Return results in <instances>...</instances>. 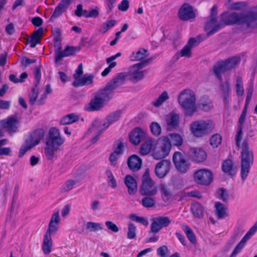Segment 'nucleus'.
Listing matches in <instances>:
<instances>
[{"label": "nucleus", "mask_w": 257, "mask_h": 257, "mask_svg": "<svg viewBox=\"0 0 257 257\" xmlns=\"http://www.w3.org/2000/svg\"><path fill=\"white\" fill-rule=\"evenodd\" d=\"M223 27L227 25L237 24L245 33L257 32V12L247 11L240 13H224L220 16Z\"/></svg>", "instance_id": "f257e3e1"}, {"label": "nucleus", "mask_w": 257, "mask_h": 257, "mask_svg": "<svg viewBox=\"0 0 257 257\" xmlns=\"http://www.w3.org/2000/svg\"><path fill=\"white\" fill-rule=\"evenodd\" d=\"M178 99L186 115L192 116L195 112L197 111L196 96L195 93L192 90L190 89L183 90L179 94Z\"/></svg>", "instance_id": "f03ea898"}, {"label": "nucleus", "mask_w": 257, "mask_h": 257, "mask_svg": "<svg viewBox=\"0 0 257 257\" xmlns=\"http://www.w3.org/2000/svg\"><path fill=\"white\" fill-rule=\"evenodd\" d=\"M240 158V176L241 179L244 181L247 178L250 167L253 163V151L250 149L249 145L246 142H243L242 144Z\"/></svg>", "instance_id": "7ed1b4c3"}, {"label": "nucleus", "mask_w": 257, "mask_h": 257, "mask_svg": "<svg viewBox=\"0 0 257 257\" xmlns=\"http://www.w3.org/2000/svg\"><path fill=\"white\" fill-rule=\"evenodd\" d=\"M120 113V111H115L110 114L104 120L96 119L93 122L92 127L90 130L95 132L97 135L91 139L92 143H95L98 140L99 136L103 131L106 129L111 124L119 119Z\"/></svg>", "instance_id": "20e7f679"}, {"label": "nucleus", "mask_w": 257, "mask_h": 257, "mask_svg": "<svg viewBox=\"0 0 257 257\" xmlns=\"http://www.w3.org/2000/svg\"><path fill=\"white\" fill-rule=\"evenodd\" d=\"M177 134L172 133L168 136L163 137L160 139L159 146L156 147L153 152L152 156L156 160H160L166 157L171 149V140L176 141Z\"/></svg>", "instance_id": "39448f33"}, {"label": "nucleus", "mask_w": 257, "mask_h": 257, "mask_svg": "<svg viewBox=\"0 0 257 257\" xmlns=\"http://www.w3.org/2000/svg\"><path fill=\"white\" fill-rule=\"evenodd\" d=\"M214 123L211 120H198L192 122L190 130L194 136L201 138L209 134L214 128Z\"/></svg>", "instance_id": "423d86ee"}, {"label": "nucleus", "mask_w": 257, "mask_h": 257, "mask_svg": "<svg viewBox=\"0 0 257 257\" xmlns=\"http://www.w3.org/2000/svg\"><path fill=\"white\" fill-rule=\"evenodd\" d=\"M94 98L91 100L86 108L88 111H97L101 109L105 101H108L112 96L109 92L104 89L100 90L93 94Z\"/></svg>", "instance_id": "0eeeda50"}, {"label": "nucleus", "mask_w": 257, "mask_h": 257, "mask_svg": "<svg viewBox=\"0 0 257 257\" xmlns=\"http://www.w3.org/2000/svg\"><path fill=\"white\" fill-rule=\"evenodd\" d=\"M44 136V131L37 130L32 133L26 140L24 145L22 147L19 153V156L22 157L28 150L39 144Z\"/></svg>", "instance_id": "6e6552de"}, {"label": "nucleus", "mask_w": 257, "mask_h": 257, "mask_svg": "<svg viewBox=\"0 0 257 257\" xmlns=\"http://www.w3.org/2000/svg\"><path fill=\"white\" fill-rule=\"evenodd\" d=\"M157 193V189L151 179L148 171H146L142 177L141 193L143 195L153 196Z\"/></svg>", "instance_id": "1a4fd4ad"}, {"label": "nucleus", "mask_w": 257, "mask_h": 257, "mask_svg": "<svg viewBox=\"0 0 257 257\" xmlns=\"http://www.w3.org/2000/svg\"><path fill=\"white\" fill-rule=\"evenodd\" d=\"M64 141V139L60 135L59 130L56 127H52L49 131L46 145L59 148Z\"/></svg>", "instance_id": "9d476101"}, {"label": "nucleus", "mask_w": 257, "mask_h": 257, "mask_svg": "<svg viewBox=\"0 0 257 257\" xmlns=\"http://www.w3.org/2000/svg\"><path fill=\"white\" fill-rule=\"evenodd\" d=\"M171 223V220L168 217L159 216L153 218L152 223L150 226V232L156 234L165 227L168 226Z\"/></svg>", "instance_id": "9b49d317"}, {"label": "nucleus", "mask_w": 257, "mask_h": 257, "mask_svg": "<svg viewBox=\"0 0 257 257\" xmlns=\"http://www.w3.org/2000/svg\"><path fill=\"white\" fill-rule=\"evenodd\" d=\"M194 178L198 184L204 185H209L213 179L212 172L207 169H201L196 172Z\"/></svg>", "instance_id": "f8f14e48"}, {"label": "nucleus", "mask_w": 257, "mask_h": 257, "mask_svg": "<svg viewBox=\"0 0 257 257\" xmlns=\"http://www.w3.org/2000/svg\"><path fill=\"white\" fill-rule=\"evenodd\" d=\"M130 141L134 145H137L143 140L148 137L147 132L140 127L134 128L130 134Z\"/></svg>", "instance_id": "ddd939ff"}, {"label": "nucleus", "mask_w": 257, "mask_h": 257, "mask_svg": "<svg viewBox=\"0 0 257 257\" xmlns=\"http://www.w3.org/2000/svg\"><path fill=\"white\" fill-rule=\"evenodd\" d=\"M171 162L167 160H163L157 164L155 168L156 176L162 179L164 178L169 172L171 168Z\"/></svg>", "instance_id": "4468645a"}, {"label": "nucleus", "mask_w": 257, "mask_h": 257, "mask_svg": "<svg viewBox=\"0 0 257 257\" xmlns=\"http://www.w3.org/2000/svg\"><path fill=\"white\" fill-rule=\"evenodd\" d=\"M257 231V221L251 227L249 230L242 238L241 240L237 245L233 251L232 252L230 257H235L236 255L239 252L245 245V242L252 236Z\"/></svg>", "instance_id": "2eb2a0df"}, {"label": "nucleus", "mask_w": 257, "mask_h": 257, "mask_svg": "<svg viewBox=\"0 0 257 257\" xmlns=\"http://www.w3.org/2000/svg\"><path fill=\"white\" fill-rule=\"evenodd\" d=\"M19 123V120L16 115L9 117L7 119L1 120L3 126L11 134L17 131Z\"/></svg>", "instance_id": "dca6fc26"}, {"label": "nucleus", "mask_w": 257, "mask_h": 257, "mask_svg": "<svg viewBox=\"0 0 257 257\" xmlns=\"http://www.w3.org/2000/svg\"><path fill=\"white\" fill-rule=\"evenodd\" d=\"M125 76L126 75L124 73H119L111 81L107 83L104 89L107 91L109 92L111 95L112 96V91L118 86L123 84V81L125 80Z\"/></svg>", "instance_id": "f3484780"}, {"label": "nucleus", "mask_w": 257, "mask_h": 257, "mask_svg": "<svg viewBox=\"0 0 257 257\" xmlns=\"http://www.w3.org/2000/svg\"><path fill=\"white\" fill-rule=\"evenodd\" d=\"M223 27V24L220 21L217 22L216 18L209 17L206 22L205 30L209 31L208 35H212Z\"/></svg>", "instance_id": "a211bd4d"}, {"label": "nucleus", "mask_w": 257, "mask_h": 257, "mask_svg": "<svg viewBox=\"0 0 257 257\" xmlns=\"http://www.w3.org/2000/svg\"><path fill=\"white\" fill-rule=\"evenodd\" d=\"M147 62H142L134 65L130 70V73L132 78L137 82L144 77V72L141 70L145 67Z\"/></svg>", "instance_id": "6ab92c4d"}, {"label": "nucleus", "mask_w": 257, "mask_h": 257, "mask_svg": "<svg viewBox=\"0 0 257 257\" xmlns=\"http://www.w3.org/2000/svg\"><path fill=\"white\" fill-rule=\"evenodd\" d=\"M195 17L192 8L188 4H185L179 10V18L182 21H189Z\"/></svg>", "instance_id": "aec40b11"}, {"label": "nucleus", "mask_w": 257, "mask_h": 257, "mask_svg": "<svg viewBox=\"0 0 257 257\" xmlns=\"http://www.w3.org/2000/svg\"><path fill=\"white\" fill-rule=\"evenodd\" d=\"M190 166L185 154L178 151V172L185 173Z\"/></svg>", "instance_id": "412c9836"}, {"label": "nucleus", "mask_w": 257, "mask_h": 257, "mask_svg": "<svg viewBox=\"0 0 257 257\" xmlns=\"http://www.w3.org/2000/svg\"><path fill=\"white\" fill-rule=\"evenodd\" d=\"M94 75L89 74H85L76 80H74L73 85L75 87L91 85L93 83Z\"/></svg>", "instance_id": "4be33fe9"}, {"label": "nucleus", "mask_w": 257, "mask_h": 257, "mask_svg": "<svg viewBox=\"0 0 257 257\" xmlns=\"http://www.w3.org/2000/svg\"><path fill=\"white\" fill-rule=\"evenodd\" d=\"M172 183L168 185L162 184L161 185V192L162 196L164 200H168L172 196L173 191L176 189L175 181L172 179Z\"/></svg>", "instance_id": "5701e85b"}, {"label": "nucleus", "mask_w": 257, "mask_h": 257, "mask_svg": "<svg viewBox=\"0 0 257 257\" xmlns=\"http://www.w3.org/2000/svg\"><path fill=\"white\" fill-rule=\"evenodd\" d=\"M79 51V48L67 46L63 51H58L56 52L55 61L58 62L62 58L73 55Z\"/></svg>", "instance_id": "b1692460"}, {"label": "nucleus", "mask_w": 257, "mask_h": 257, "mask_svg": "<svg viewBox=\"0 0 257 257\" xmlns=\"http://www.w3.org/2000/svg\"><path fill=\"white\" fill-rule=\"evenodd\" d=\"M124 184L127 188V191L130 195H134L137 191V183L135 179L130 175H127L124 180Z\"/></svg>", "instance_id": "393cba45"}, {"label": "nucleus", "mask_w": 257, "mask_h": 257, "mask_svg": "<svg viewBox=\"0 0 257 257\" xmlns=\"http://www.w3.org/2000/svg\"><path fill=\"white\" fill-rule=\"evenodd\" d=\"M166 129L168 131H172L177 127V113L172 111L165 116Z\"/></svg>", "instance_id": "a878e982"}, {"label": "nucleus", "mask_w": 257, "mask_h": 257, "mask_svg": "<svg viewBox=\"0 0 257 257\" xmlns=\"http://www.w3.org/2000/svg\"><path fill=\"white\" fill-rule=\"evenodd\" d=\"M127 165L131 170L137 171L141 169L142 165V160L137 155H133L128 158Z\"/></svg>", "instance_id": "bb28decb"}, {"label": "nucleus", "mask_w": 257, "mask_h": 257, "mask_svg": "<svg viewBox=\"0 0 257 257\" xmlns=\"http://www.w3.org/2000/svg\"><path fill=\"white\" fill-rule=\"evenodd\" d=\"M154 139L148 137L146 138L145 142L143 143L140 149V153L142 156L148 155L152 150L154 144Z\"/></svg>", "instance_id": "cd10ccee"}, {"label": "nucleus", "mask_w": 257, "mask_h": 257, "mask_svg": "<svg viewBox=\"0 0 257 257\" xmlns=\"http://www.w3.org/2000/svg\"><path fill=\"white\" fill-rule=\"evenodd\" d=\"M190 153L193 159L198 162L203 161L206 158V152L201 148H191Z\"/></svg>", "instance_id": "c85d7f7f"}, {"label": "nucleus", "mask_w": 257, "mask_h": 257, "mask_svg": "<svg viewBox=\"0 0 257 257\" xmlns=\"http://www.w3.org/2000/svg\"><path fill=\"white\" fill-rule=\"evenodd\" d=\"M68 7L69 6L62 0L56 7L53 14L50 18V20L51 21H53L58 17H60L68 8Z\"/></svg>", "instance_id": "c756f323"}, {"label": "nucleus", "mask_w": 257, "mask_h": 257, "mask_svg": "<svg viewBox=\"0 0 257 257\" xmlns=\"http://www.w3.org/2000/svg\"><path fill=\"white\" fill-rule=\"evenodd\" d=\"M43 31L44 30L43 28H40L33 32L29 42L31 48L35 47L37 44H39L40 43V39L42 37Z\"/></svg>", "instance_id": "7c9ffc66"}, {"label": "nucleus", "mask_w": 257, "mask_h": 257, "mask_svg": "<svg viewBox=\"0 0 257 257\" xmlns=\"http://www.w3.org/2000/svg\"><path fill=\"white\" fill-rule=\"evenodd\" d=\"M196 106L197 109H199L204 111H208L212 108L213 104L209 98L207 97H203L200 99Z\"/></svg>", "instance_id": "2f4dec72"}, {"label": "nucleus", "mask_w": 257, "mask_h": 257, "mask_svg": "<svg viewBox=\"0 0 257 257\" xmlns=\"http://www.w3.org/2000/svg\"><path fill=\"white\" fill-rule=\"evenodd\" d=\"M215 212L217 218L220 219L227 216V208L222 203L215 202Z\"/></svg>", "instance_id": "473e14b6"}, {"label": "nucleus", "mask_w": 257, "mask_h": 257, "mask_svg": "<svg viewBox=\"0 0 257 257\" xmlns=\"http://www.w3.org/2000/svg\"><path fill=\"white\" fill-rule=\"evenodd\" d=\"M59 149V148L46 145L44 148V152L47 159L50 161L56 159V154Z\"/></svg>", "instance_id": "72a5a7b5"}, {"label": "nucleus", "mask_w": 257, "mask_h": 257, "mask_svg": "<svg viewBox=\"0 0 257 257\" xmlns=\"http://www.w3.org/2000/svg\"><path fill=\"white\" fill-rule=\"evenodd\" d=\"M148 56L147 50L140 48L137 52H134L130 56L131 61H140Z\"/></svg>", "instance_id": "f704fd0d"}, {"label": "nucleus", "mask_w": 257, "mask_h": 257, "mask_svg": "<svg viewBox=\"0 0 257 257\" xmlns=\"http://www.w3.org/2000/svg\"><path fill=\"white\" fill-rule=\"evenodd\" d=\"M191 209L194 216L199 218L203 217L204 207L200 203L197 202L192 203Z\"/></svg>", "instance_id": "c9c22d12"}, {"label": "nucleus", "mask_w": 257, "mask_h": 257, "mask_svg": "<svg viewBox=\"0 0 257 257\" xmlns=\"http://www.w3.org/2000/svg\"><path fill=\"white\" fill-rule=\"evenodd\" d=\"M239 62L240 59L237 57H232L221 61L226 71L230 70V69L234 68L235 66L239 63Z\"/></svg>", "instance_id": "e433bc0d"}, {"label": "nucleus", "mask_w": 257, "mask_h": 257, "mask_svg": "<svg viewBox=\"0 0 257 257\" xmlns=\"http://www.w3.org/2000/svg\"><path fill=\"white\" fill-rule=\"evenodd\" d=\"M79 120V116L74 113H70L64 116L60 120V123L61 125H67L77 121Z\"/></svg>", "instance_id": "4c0bfd02"}, {"label": "nucleus", "mask_w": 257, "mask_h": 257, "mask_svg": "<svg viewBox=\"0 0 257 257\" xmlns=\"http://www.w3.org/2000/svg\"><path fill=\"white\" fill-rule=\"evenodd\" d=\"M168 92L166 91H163L156 100L152 102V104L156 107L161 106L165 102L169 99Z\"/></svg>", "instance_id": "58836bf2"}, {"label": "nucleus", "mask_w": 257, "mask_h": 257, "mask_svg": "<svg viewBox=\"0 0 257 257\" xmlns=\"http://www.w3.org/2000/svg\"><path fill=\"white\" fill-rule=\"evenodd\" d=\"M181 228L190 241L195 244L197 242L196 237L193 230L188 226L184 224L181 225Z\"/></svg>", "instance_id": "ea45409f"}, {"label": "nucleus", "mask_w": 257, "mask_h": 257, "mask_svg": "<svg viewBox=\"0 0 257 257\" xmlns=\"http://www.w3.org/2000/svg\"><path fill=\"white\" fill-rule=\"evenodd\" d=\"M226 71H227L221 61L218 62L213 67V73L220 81L222 79L221 74Z\"/></svg>", "instance_id": "a19ab883"}, {"label": "nucleus", "mask_w": 257, "mask_h": 257, "mask_svg": "<svg viewBox=\"0 0 257 257\" xmlns=\"http://www.w3.org/2000/svg\"><path fill=\"white\" fill-rule=\"evenodd\" d=\"M52 246L51 236L50 235H45L42 245V249L45 254H48L51 251Z\"/></svg>", "instance_id": "79ce46f5"}, {"label": "nucleus", "mask_w": 257, "mask_h": 257, "mask_svg": "<svg viewBox=\"0 0 257 257\" xmlns=\"http://www.w3.org/2000/svg\"><path fill=\"white\" fill-rule=\"evenodd\" d=\"M157 253L160 257H177V253L169 255V249L166 245H162L157 249Z\"/></svg>", "instance_id": "37998d69"}, {"label": "nucleus", "mask_w": 257, "mask_h": 257, "mask_svg": "<svg viewBox=\"0 0 257 257\" xmlns=\"http://www.w3.org/2000/svg\"><path fill=\"white\" fill-rule=\"evenodd\" d=\"M150 129L152 134L155 137H159L162 132V128L160 124L153 121L150 125Z\"/></svg>", "instance_id": "c03bdc74"}, {"label": "nucleus", "mask_w": 257, "mask_h": 257, "mask_svg": "<svg viewBox=\"0 0 257 257\" xmlns=\"http://www.w3.org/2000/svg\"><path fill=\"white\" fill-rule=\"evenodd\" d=\"M105 173L107 178L108 185L112 188H115L117 187V183L111 170L107 169Z\"/></svg>", "instance_id": "a18cd8bd"}, {"label": "nucleus", "mask_w": 257, "mask_h": 257, "mask_svg": "<svg viewBox=\"0 0 257 257\" xmlns=\"http://www.w3.org/2000/svg\"><path fill=\"white\" fill-rule=\"evenodd\" d=\"M116 23V21L114 20L106 21L101 25L99 30V32L101 34H104L109 29L113 27L115 25Z\"/></svg>", "instance_id": "49530a36"}, {"label": "nucleus", "mask_w": 257, "mask_h": 257, "mask_svg": "<svg viewBox=\"0 0 257 257\" xmlns=\"http://www.w3.org/2000/svg\"><path fill=\"white\" fill-rule=\"evenodd\" d=\"M236 92L237 95L242 96L244 93V87L241 77L237 76L235 79Z\"/></svg>", "instance_id": "de8ad7c7"}, {"label": "nucleus", "mask_w": 257, "mask_h": 257, "mask_svg": "<svg viewBox=\"0 0 257 257\" xmlns=\"http://www.w3.org/2000/svg\"><path fill=\"white\" fill-rule=\"evenodd\" d=\"M216 197L224 202H227L229 199L227 191L222 188L219 189L216 192Z\"/></svg>", "instance_id": "09e8293b"}, {"label": "nucleus", "mask_w": 257, "mask_h": 257, "mask_svg": "<svg viewBox=\"0 0 257 257\" xmlns=\"http://www.w3.org/2000/svg\"><path fill=\"white\" fill-rule=\"evenodd\" d=\"M86 226V228L91 232L96 231L103 229L102 224L99 223L88 222H87Z\"/></svg>", "instance_id": "8fccbe9b"}, {"label": "nucleus", "mask_w": 257, "mask_h": 257, "mask_svg": "<svg viewBox=\"0 0 257 257\" xmlns=\"http://www.w3.org/2000/svg\"><path fill=\"white\" fill-rule=\"evenodd\" d=\"M137 227L133 223L130 222L128 224V232L127 233V237L128 239H134L136 237Z\"/></svg>", "instance_id": "3c124183"}, {"label": "nucleus", "mask_w": 257, "mask_h": 257, "mask_svg": "<svg viewBox=\"0 0 257 257\" xmlns=\"http://www.w3.org/2000/svg\"><path fill=\"white\" fill-rule=\"evenodd\" d=\"M222 138L218 134L213 135L210 138V145L214 148H217L221 144Z\"/></svg>", "instance_id": "603ef678"}, {"label": "nucleus", "mask_w": 257, "mask_h": 257, "mask_svg": "<svg viewBox=\"0 0 257 257\" xmlns=\"http://www.w3.org/2000/svg\"><path fill=\"white\" fill-rule=\"evenodd\" d=\"M129 218L134 221L140 223L145 226L148 224V221L146 218L144 217L138 216L135 214L130 215Z\"/></svg>", "instance_id": "864d4df0"}, {"label": "nucleus", "mask_w": 257, "mask_h": 257, "mask_svg": "<svg viewBox=\"0 0 257 257\" xmlns=\"http://www.w3.org/2000/svg\"><path fill=\"white\" fill-rule=\"evenodd\" d=\"M222 170L225 173H228L231 174L233 168V163L230 160H227L223 162L222 164Z\"/></svg>", "instance_id": "5fc2aeb1"}, {"label": "nucleus", "mask_w": 257, "mask_h": 257, "mask_svg": "<svg viewBox=\"0 0 257 257\" xmlns=\"http://www.w3.org/2000/svg\"><path fill=\"white\" fill-rule=\"evenodd\" d=\"M155 204V200L153 198L145 197L142 200V205L146 208L153 207Z\"/></svg>", "instance_id": "6e6d98bb"}, {"label": "nucleus", "mask_w": 257, "mask_h": 257, "mask_svg": "<svg viewBox=\"0 0 257 257\" xmlns=\"http://www.w3.org/2000/svg\"><path fill=\"white\" fill-rule=\"evenodd\" d=\"M119 157L120 156L111 153L108 159L110 166L113 168H117Z\"/></svg>", "instance_id": "4d7b16f0"}, {"label": "nucleus", "mask_w": 257, "mask_h": 257, "mask_svg": "<svg viewBox=\"0 0 257 257\" xmlns=\"http://www.w3.org/2000/svg\"><path fill=\"white\" fill-rule=\"evenodd\" d=\"M246 7L245 2H237L231 4L227 6L228 9L230 10H240Z\"/></svg>", "instance_id": "13d9d810"}, {"label": "nucleus", "mask_w": 257, "mask_h": 257, "mask_svg": "<svg viewBox=\"0 0 257 257\" xmlns=\"http://www.w3.org/2000/svg\"><path fill=\"white\" fill-rule=\"evenodd\" d=\"M76 184V181L72 180H69L67 181L63 185L62 190L64 192H68L73 189V187Z\"/></svg>", "instance_id": "bf43d9fd"}, {"label": "nucleus", "mask_w": 257, "mask_h": 257, "mask_svg": "<svg viewBox=\"0 0 257 257\" xmlns=\"http://www.w3.org/2000/svg\"><path fill=\"white\" fill-rule=\"evenodd\" d=\"M58 224L52 223L50 222L49 224V228L45 235H50L51 236V234H55L58 231Z\"/></svg>", "instance_id": "052dcab7"}, {"label": "nucleus", "mask_w": 257, "mask_h": 257, "mask_svg": "<svg viewBox=\"0 0 257 257\" xmlns=\"http://www.w3.org/2000/svg\"><path fill=\"white\" fill-rule=\"evenodd\" d=\"M192 49L187 45L181 50L180 55L181 57L190 58L192 56Z\"/></svg>", "instance_id": "680f3d73"}, {"label": "nucleus", "mask_w": 257, "mask_h": 257, "mask_svg": "<svg viewBox=\"0 0 257 257\" xmlns=\"http://www.w3.org/2000/svg\"><path fill=\"white\" fill-rule=\"evenodd\" d=\"M105 225L107 228L112 232L116 233L119 231V229L118 226L112 221H106L105 222Z\"/></svg>", "instance_id": "e2e57ef3"}, {"label": "nucleus", "mask_w": 257, "mask_h": 257, "mask_svg": "<svg viewBox=\"0 0 257 257\" xmlns=\"http://www.w3.org/2000/svg\"><path fill=\"white\" fill-rule=\"evenodd\" d=\"M36 88H33L29 94V103L32 105L34 104L38 97V92Z\"/></svg>", "instance_id": "0e129e2a"}, {"label": "nucleus", "mask_w": 257, "mask_h": 257, "mask_svg": "<svg viewBox=\"0 0 257 257\" xmlns=\"http://www.w3.org/2000/svg\"><path fill=\"white\" fill-rule=\"evenodd\" d=\"M115 145L116 148L114 149L112 153L117 155L119 156L123 153V149L124 147L123 144L120 142H116Z\"/></svg>", "instance_id": "69168bd1"}, {"label": "nucleus", "mask_w": 257, "mask_h": 257, "mask_svg": "<svg viewBox=\"0 0 257 257\" xmlns=\"http://www.w3.org/2000/svg\"><path fill=\"white\" fill-rule=\"evenodd\" d=\"M221 90L222 94L231 93L230 86L228 81L221 83Z\"/></svg>", "instance_id": "338daca9"}, {"label": "nucleus", "mask_w": 257, "mask_h": 257, "mask_svg": "<svg viewBox=\"0 0 257 257\" xmlns=\"http://www.w3.org/2000/svg\"><path fill=\"white\" fill-rule=\"evenodd\" d=\"M34 74L35 76V79L36 80V82L35 85L36 87H37L40 82L41 77V70L40 67L37 66L35 68L34 72Z\"/></svg>", "instance_id": "774afa93"}]
</instances>
